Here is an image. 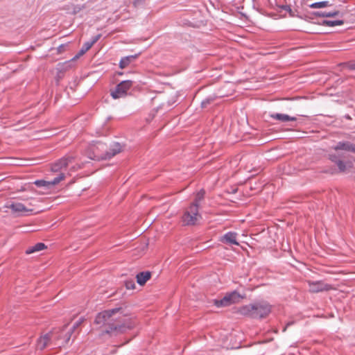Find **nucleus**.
I'll list each match as a JSON object with an SVG mask.
<instances>
[{"label":"nucleus","instance_id":"f257e3e1","mask_svg":"<svg viewBox=\"0 0 355 355\" xmlns=\"http://www.w3.org/2000/svg\"><path fill=\"white\" fill-rule=\"evenodd\" d=\"M123 314L121 308H115L99 313L95 318V323L107 326L104 332L110 336H116L131 329L133 324L129 320L121 321Z\"/></svg>","mask_w":355,"mask_h":355},{"label":"nucleus","instance_id":"f03ea898","mask_svg":"<svg viewBox=\"0 0 355 355\" xmlns=\"http://www.w3.org/2000/svg\"><path fill=\"white\" fill-rule=\"evenodd\" d=\"M271 305L266 302H258L242 306L240 313L253 319H262L271 312Z\"/></svg>","mask_w":355,"mask_h":355},{"label":"nucleus","instance_id":"7ed1b4c3","mask_svg":"<svg viewBox=\"0 0 355 355\" xmlns=\"http://www.w3.org/2000/svg\"><path fill=\"white\" fill-rule=\"evenodd\" d=\"M201 218L202 216L196 205H190L182 216V222L184 225H195Z\"/></svg>","mask_w":355,"mask_h":355},{"label":"nucleus","instance_id":"20e7f679","mask_svg":"<svg viewBox=\"0 0 355 355\" xmlns=\"http://www.w3.org/2000/svg\"><path fill=\"white\" fill-rule=\"evenodd\" d=\"M133 81L130 80H123L119 83L115 89L111 92V96L113 98L117 99L125 97L128 91L132 87Z\"/></svg>","mask_w":355,"mask_h":355},{"label":"nucleus","instance_id":"39448f33","mask_svg":"<svg viewBox=\"0 0 355 355\" xmlns=\"http://www.w3.org/2000/svg\"><path fill=\"white\" fill-rule=\"evenodd\" d=\"M242 296L236 291L227 293L221 300H215L214 304L217 307L227 306L240 301Z\"/></svg>","mask_w":355,"mask_h":355},{"label":"nucleus","instance_id":"423d86ee","mask_svg":"<svg viewBox=\"0 0 355 355\" xmlns=\"http://www.w3.org/2000/svg\"><path fill=\"white\" fill-rule=\"evenodd\" d=\"M122 150V146L118 142H114L110 146V148L101 155H94L93 159H110Z\"/></svg>","mask_w":355,"mask_h":355},{"label":"nucleus","instance_id":"0eeeda50","mask_svg":"<svg viewBox=\"0 0 355 355\" xmlns=\"http://www.w3.org/2000/svg\"><path fill=\"white\" fill-rule=\"evenodd\" d=\"M55 338L56 340L61 339V336L56 334L55 331H51L42 336H40L37 340V349L43 350L49 344L52 338Z\"/></svg>","mask_w":355,"mask_h":355},{"label":"nucleus","instance_id":"6e6552de","mask_svg":"<svg viewBox=\"0 0 355 355\" xmlns=\"http://www.w3.org/2000/svg\"><path fill=\"white\" fill-rule=\"evenodd\" d=\"M75 157L73 155H67L55 162L52 166L51 170L53 172H58L62 170L64 168L67 167L74 162Z\"/></svg>","mask_w":355,"mask_h":355},{"label":"nucleus","instance_id":"1a4fd4ad","mask_svg":"<svg viewBox=\"0 0 355 355\" xmlns=\"http://www.w3.org/2000/svg\"><path fill=\"white\" fill-rule=\"evenodd\" d=\"M5 207L11 209L12 212L17 216H21L23 213L33 211L27 208L24 204L17 202H7Z\"/></svg>","mask_w":355,"mask_h":355},{"label":"nucleus","instance_id":"9d476101","mask_svg":"<svg viewBox=\"0 0 355 355\" xmlns=\"http://www.w3.org/2000/svg\"><path fill=\"white\" fill-rule=\"evenodd\" d=\"M309 291L312 293H318L329 291L331 286L321 281L309 282Z\"/></svg>","mask_w":355,"mask_h":355},{"label":"nucleus","instance_id":"9b49d317","mask_svg":"<svg viewBox=\"0 0 355 355\" xmlns=\"http://www.w3.org/2000/svg\"><path fill=\"white\" fill-rule=\"evenodd\" d=\"M332 148L336 151L345 150L355 153V144L349 141H339Z\"/></svg>","mask_w":355,"mask_h":355},{"label":"nucleus","instance_id":"f8f14e48","mask_svg":"<svg viewBox=\"0 0 355 355\" xmlns=\"http://www.w3.org/2000/svg\"><path fill=\"white\" fill-rule=\"evenodd\" d=\"M237 234L234 232H228L221 238L220 241L224 243L239 245L236 241Z\"/></svg>","mask_w":355,"mask_h":355},{"label":"nucleus","instance_id":"ddd939ff","mask_svg":"<svg viewBox=\"0 0 355 355\" xmlns=\"http://www.w3.org/2000/svg\"><path fill=\"white\" fill-rule=\"evenodd\" d=\"M270 117L282 122L295 121L296 117L291 116L286 114L282 113H272L270 114Z\"/></svg>","mask_w":355,"mask_h":355},{"label":"nucleus","instance_id":"4468645a","mask_svg":"<svg viewBox=\"0 0 355 355\" xmlns=\"http://www.w3.org/2000/svg\"><path fill=\"white\" fill-rule=\"evenodd\" d=\"M313 15L316 17H334L336 16L343 17V14L340 12V11L334 10L333 11L327 12V11H316L313 12Z\"/></svg>","mask_w":355,"mask_h":355},{"label":"nucleus","instance_id":"2eb2a0df","mask_svg":"<svg viewBox=\"0 0 355 355\" xmlns=\"http://www.w3.org/2000/svg\"><path fill=\"white\" fill-rule=\"evenodd\" d=\"M151 273L149 271H143L136 275L137 282L140 286H143L150 278Z\"/></svg>","mask_w":355,"mask_h":355},{"label":"nucleus","instance_id":"dca6fc26","mask_svg":"<svg viewBox=\"0 0 355 355\" xmlns=\"http://www.w3.org/2000/svg\"><path fill=\"white\" fill-rule=\"evenodd\" d=\"M137 58V55H128L123 57L119 62V67L124 69L128 67L132 62H133Z\"/></svg>","mask_w":355,"mask_h":355},{"label":"nucleus","instance_id":"f3484780","mask_svg":"<svg viewBox=\"0 0 355 355\" xmlns=\"http://www.w3.org/2000/svg\"><path fill=\"white\" fill-rule=\"evenodd\" d=\"M46 248V245L43 243H37L35 245L29 247L26 250V253L30 254L35 252H39Z\"/></svg>","mask_w":355,"mask_h":355},{"label":"nucleus","instance_id":"a211bd4d","mask_svg":"<svg viewBox=\"0 0 355 355\" xmlns=\"http://www.w3.org/2000/svg\"><path fill=\"white\" fill-rule=\"evenodd\" d=\"M336 164L340 172H345L348 168L351 167L352 163L350 162H344L340 159Z\"/></svg>","mask_w":355,"mask_h":355},{"label":"nucleus","instance_id":"6ab92c4d","mask_svg":"<svg viewBox=\"0 0 355 355\" xmlns=\"http://www.w3.org/2000/svg\"><path fill=\"white\" fill-rule=\"evenodd\" d=\"M323 26H341L344 24L343 20H324L322 23Z\"/></svg>","mask_w":355,"mask_h":355},{"label":"nucleus","instance_id":"aec40b11","mask_svg":"<svg viewBox=\"0 0 355 355\" xmlns=\"http://www.w3.org/2000/svg\"><path fill=\"white\" fill-rule=\"evenodd\" d=\"M330 6V3L328 1H322L319 2H315L311 3L309 7L311 8H322Z\"/></svg>","mask_w":355,"mask_h":355},{"label":"nucleus","instance_id":"412c9836","mask_svg":"<svg viewBox=\"0 0 355 355\" xmlns=\"http://www.w3.org/2000/svg\"><path fill=\"white\" fill-rule=\"evenodd\" d=\"M205 195V191L201 190L197 193L196 196L195 200L191 205H196V206L199 208L200 202L203 199Z\"/></svg>","mask_w":355,"mask_h":355},{"label":"nucleus","instance_id":"4be33fe9","mask_svg":"<svg viewBox=\"0 0 355 355\" xmlns=\"http://www.w3.org/2000/svg\"><path fill=\"white\" fill-rule=\"evenodd\" d=\"M92 45L88 41L85 42L83 45L81 49L80 50L78 55H76V57H78L79 55H83L87 51H89L92 48Z\"/></svg>","mask_w":355,"mask_h":355},{"label":"nucleus","instance_id":"5701e85b","mask_svg":"<svg viewBox=\"0 0 355 355\" xmlns=\"http://www.w3.org/2000/svg\"><path fill=\"white\" fill-rule=\"evenodd\" d=\"M215 96H209L205 100H203L201 103V107L202 108L207 107L209 104H211L215 100Z\"/></svg>","mask_w":355,"mask_h":355},{"label":"nucleus","instance_id":"b1692460","mask_svg":"<svg viewBox=\"0 0 355 355\" xmlns=\"http://www.w3.org/2000/svg\"><path fill=\"white\" fill-rule=\"evenodd\" d=\"M34 184L38 187H45L50 188L49 181H46L43 180H37L34 182Z\"/></svg>","mask_w":355,"mask_h":355},{"label":"nucleus","instance_id":"393cba45","mask_svg":"<svg viewBox=\"0 0 355 355\" xmlns=\"http://www.w3.org/2000/svg\"><path fill=\"white\" fill-rule=\"evenodd\" d=\"M64 178V174L61 173L57 177H55L53 180L49 181L50 186H53L58 184L61 180Z\"/></svg>","mask_w":355,"mask_h":355},{"label":"nucleus","instance_id":"a878e982","mask_svg":"<svg viewBox=\"0 0 355 355\" xmlns=\"http://www.w3.org/2000/svg\"><path fill=\"white\" fill-rule=\"evenodd\" d=\"M329 159L336 164L340 160V156L336 154H329Z\"/></svg>","mask_w":355,"mask_h":355},{"label":"nucleus","instance_id":"bb28decb","mask_svg":"<svg viewBox=\"0 0 355 355\" xmlns=\"http://www.w3.org/2000/svg\"><path fill=\"white\" fill-rule=\"evenodd\" d=\"M101 34H98L95 36H94L90 41H88L92 46L98 42V40L101 38Z\"/></svg>","mask_w":355,"mask_h":355},{"label":"nucleus","instance_id":"cd10ccee","mask_svg":"<svg viewBox=\"0 0 355 355\" xmlns=\"http://www.w3.org/2000/svg\"><path fill=\"white\" fill-rule=\"evenodd\" d=\"M73 330H72V329H71L64 336V342L67 343L69 340H70V338L71 336V334L73 333Z\"/></svg>","mask_w":355,"mask_h":355},{"label":"nucleus","instance_id":"c85d7f7f","mask_svg":"<svg viewBox=\"0 0 355 355\" xmlns=\"http://www.w3.org/2000/svg\"><path fill=\"white\" fill-rule=\"evenodd\" d=\"M125 286L128 289H134L135 287V284L133 281L126 282Z\"/></svg>","mask_w":355,"mask_h":355},{"label":"nucleus","instance_id":"c756f323","mask_svg":"<svg viewBox=\"0 0 355 355\" xmlns=\"http://www.w3.org/2000/svg\"><path fill=\"white\" fill-rule=\"evenodd\" d=\"M83 320L84 319L81 318L77 322H76L71 328L72 330L74 331L83 322Z\"/></svg>","mask_w":355,"mask_h":355},{"label":"nucleus","instance_id":"7c9ffc66","mask_svg":"<svg viewBox=\"0 0 355 355\" xmlns=\"http://www.w3.org/2000/svg\"><path fill=\"white\" fill-rule=\"evenodd\" d=\"M81 167H82V166H81L80 164H76V165H73V166H71V167L70 170H71V171H76V170H78V169L80 168Z\"/></svg>","mask_w":355,"mask_h":355},{"label":"nucleus","instance_id":"2f4dec72","mask_svg":"<svg viewBox=\"0 0 355 355\" xmlns=\"http://www.w3.org/2000/svg\"><path fill=\"white\" fill-rule=\"evenodd\" d=\"M349 67L352 69H355V61L350 64Z\"/></svg>","mask_w":355,"mask_h":355},{"label":"nucleus","instance_id":"473e14b6","mask_svg":"<svg viewBox=\"0 0 355 355\" xmlns=\"http://www.w3.org/2000/svg\"><path fill=\"white\" fill-rule=\"evenodd\" d=\"M20 199L22 200H28V198H20Z\"/></svg>","mask_w":355,"mask_h":355},{"label":"nucleus","instance_id":"72a5a7b5","mask_svg":"<svg viewBox=\"0 0 355 355\" xmlns=\"http://www.w3.org/2000/svg\"><path fill=\"white\" fill-rule=\"evenodd\" d=\"M65 328H67V326H64V328H62V330H64Z\"/></svg>","mask_w":355,"mask_h":355},{"label":"nucleus","instance_id":"f704fd0d","mask_svg":"<svg viewBox=\"0 0 355 355\" xmlns=\"http://www.w3.org/2000/svg\"><path fill=\"white\" fill-rule=\"evenodd\" d=\"M65 328H67V326H64V328H62V330H64Z\"/></svg>","mask_w":355,"mask_h":355}]
</instances>
